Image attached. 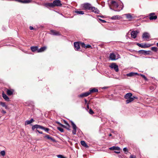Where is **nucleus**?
Here are the masks:
<instances>
[{
  "mask_svg": "<svg viewBox=\"0 0 158 158\" xmlns=\"http://www.w3.org/2000/svg\"><path fill=\"white\" fill-rule=\"evenodd\" d=\"M111 7H110V9H112V8H111ZM112 10H113V9H112Z\"/></svg>",
  "mask_w": 158,
  "mask_h": 158,
  "instance_id": "680f3d73",
  "label": "nucleus"
},
{
  "mask_svg": "<svg viewBox=\"0 0 158 158\" xmlns=\"http://www.w3.org/2000/svg\"><path fill=\"white\" fill-rule=\"evenodd\" d=\"M21 135H24V132H23V131L21 133Z\"/></svg>",
  "mask_w": 158,
  "mask_h": 158,
  "instance_id": "4d7b16f0",
  "label": "nucleus"
},
{
  "mask_svg": "<svg viewBox=\"0 0 158 158\" xmlns=\"http://www.w3.org/2000/svg\"><path fill=\"white\" fill-rule=\"evenodd\" d=\"M140 76H142V77L145 80H147V78L145 76V75H143V74H141L140 75Z\"/></svg>",
  "mask_w": 158,
  "mask_h": 158,
  "instance_id": "a19ab883",
  "label": "nucleus"
},
{
  "mask_svg": "<svg viewBox=\"0 0 158 158\" xmlns=\"http://www.w3.org/2000/svg\"><path fill=\"white\" fill-rule=\"evenodd\" d=\"M91 10L93 12H94L96 14H98L99 13V10L97 8H95L94 7L91 6L90 8Z\"/></svg>",
  "mask_w": 158,
  "mask_h": 158,
  "instance_id": "ddd939ff",
  "label": "nucleus"
},
{
  "mask_svg": "<svg viewBox=\"0 0 158 158\" xmlns=\"http://www.w3.org/2000/svg\"><path fill=\"white\" fill-rule=\"evenodd\" d=\"M57 129L61 132H64L63 129L61 127H57Z\"/></svg>",
  "mask_w": 158,
  "mask_h": 158,
  "instance_id": "e433bc0d",
  "label": "nucleus"
},
{
  "mask_svg": "<svg viewBox=\"0 0 158 158\" xmlns=\"http://www.w3.org/2000/svg\"><path fill=\"white\" fill-rule=\"evenodd\" d=\"M56 123H57V124H59L60 125V126H61L62 127H65V126L62 124H61V123H60L59 122H56Z\"/></svg>",
  "mask_w": 158,
  "mask_h": 158,
  "instance_id": "79ce46f5",
  "label": "nucleus"
},
{
  "mask_svg": "<svg viewBox=\"0 0 158 158\" xmlns=\"http://www.w3.org/2000/svg\"><path fill=\"white\" fill-rule=\"evenodd\" d=\"M2 113L3 114H5L6 113V112L4 110H2Z\"/></svg>",
  "mask_w": 158,
  "mask_h": 158,
  "instance_id": "864d4df0",
  "label": "nucleus"
},
{
  "mask_svg": "<svg viewBox=\"0 0 158 158\" xmlns=\"http://www.w3.org/2000/svg\"><path fill=\"white\" fill-rule=\"evenodd\" d=\"M135 97L134 96L127 99V100L126 101V104H128L129 103L132 102L134 100Z\"/></svg>",
  "mask_w": 158,
  "mask_h": 158,
  "instance_id": "2eb2a0df",
  "label": "nucleus"
},
{
  "mask_svg": "<svg viewBox=\"0 0 158 158\" xmlns=\"http://www.w3.org/2000/svg\"><path fill=\"white\" fill-rule=\"evenodd\" d=\"M2 96L4 99L6 101H9V98L8 97L6 94L4 93L3 92L2 93Z\"/></svg>",
  "mask_w": 158,
  "mask_h": 158,
  "instance_id": "aec40b11",
  "label": "nucleus"
},
{
  "mask_svg": "<svg viewBox=\"0 0 158 158\" xmlns=\"http://www.w3.org/2000/svg\"><path fill=\"white\" fill-rule=\"evenodd\" d=\"M91 4L89 3H86L81 5V7L83 8V10H90Z\"/></svg>",
  "mask_w": 158,
  "mask_h": 158,
  "instance_id": "20e7f679",
  "label": "nucleus"
},
{
  "mask_svg": "<svg viewBox=\"0 0 158 158\" xmlns=\"http://www.w3.org/2000/svg\"><path fill=\"white\" fill-rule=\"evenodd\" d=\"M114 153H117V154H118L120 153L119 151H117V150L115 151H114Z\"/></svg>",
  "mask_w": 158,
  "mask_h": 158,
  "instance_id": "8fccbe9b",
  "label": "nucleus"
},
{
  "mask_svg": "<svg viewBox=\"0 0 158 158\" xmlns=\"http://www.w3.org/2000/svg\"><path fill=\"white\" fill-rule=\"evenodd\" d=\"M98 92V90L95 88H93L92 89H91L89 90V94H90L91 93H96Z\"/></svg>",
  "mask_w": 158,
  "mask_h": 158,
  "instance_id": "6ab92c4d",
  "label": "nucleus"
},
{
  "mask_svg": "<svg viewBox=\"0 0 158 158\" xmlns=\"http://www.w3.org/2000/svg\"><path fill=\"white\" fill-rule=\"evenodd\" d=\"M46 5L47 6L53 7L55 6H60L62 5L60 0H54L52 3H47Z\"/></svg>",
  "mask_w": 158,
  "mask_h": 158,
  "instance_id": "f03ea898",
  "label": "nucleus"
},
{
  "mask_svg": "<svg viewBox=\"0 0 158 158\" xmlns=\"http://www.w3.org/2000/svg\"><path fill=\"white\" fill-rule=\"evenodd\" d=\"M4 107L6 109H7V106L6 105Z\"/></svg>",
  "mask_w": 158,
  "mask_h": 158,
  "instance_id": "13d9d810",
  "label": "nucleus"
},
{
  "mask_svg": "<svg viewBox=\"0 0 158 158\" xmlns=\"http://www.w3.org/2000/svg\"><path fill=\"white\" fill-rule=\"evenodd\" d=\"M44 128L42 129V130H44L46 132H48L49 131V129L48 128H45L43 127Z\"/></svg>",
  "mask_w": 158,
  "mask_h": 158,
  "instance_id": "58836bf2",
  "label": "nucleus"
},
{
  "mask_svg": "<svg viewBox=\"0 0 158 158\" xmlns=\"http://www.w3.org/2000/svg\"><path fill=\"white\" fill-rule=\"evenodd\" d=\"M31 51L33 52L36 51L37 52V50H38V47L37 46H32L31 47Z\"/></svg>",
  "mask_w": 158,
  "mask_h": 158,
  "instance_id": "c756f323",
  "label": "nucleus"
},
{
  "mask_svg": "<svg viewBox=\"0 0 158 158\" xmlns=\"http://www.w3.org/2000/svg\"><path fill=\"white\" fill-rule=\"evenodd\" d=\"M137 44L139 47L143 48V44H141L139 43H137Z\"/></svg>",
  "mask_w": 158,
  "mask_h": 158,
  "instance_id": "ea45409f",
  "label": "nucleus"
},
{
  "mask_svg": "<svg viewBox=\"0 0 158 158\" xmlns=\"http://www.w3.org/2000/svg\"><path fill=\"white\" fill-rule=\"evenodd\" d=\"M110 67L112 69H114L116 72L118 71V66L115 63H112L110 65Z\"/></svg>",
  "mask_w": 158,
  "mask_h": 158,
  "instance_id": "39448f33",
  "label": "nucleus"
},
{
  "mask_svg": "<svg viewBox=\"0 0 158 158\" xmlns=\"http://www.w3.org/2000/svg\"><path fill=\"white\" fill-rule=\"evenodd\" d=\"M89 113L90 114H93L94 113V111H93V110L90 109L89 110Z\"/></svg>",
  "mask_w": 158,
  "mask_h": 158,
  "instance_id": "37998d69",
  "label": "nucleus"
},
{
  "mask_svg": "<svg viewBox=\"0 0 158 158\" xmlns=\"http://www.w3.org/2000/svg\"><path fill=\"white\" fill-rule=\"evenodd\" d=\"M138 75V73H137L131 72L127 74V77H132L134 76L135 75Z\"/></svg>",
  "mask_w": 158,
  "mask_h": 158,
  "instance_id": "5701e85b",
  "label": "nucleus"
},
{
  "mask_svg": "<svg viewBox=\"0 0 158 158\" xmlns=\"http://www.w3.org/2000/svg\"><path fill=\"white\" fill-rule=\"evenodd\" d=\"M151 50L155 52H156L157 51V48L155 47H152L151 48Z\"/></svg>",
  "mask_w": 158,
  "mask_h": 158,
  "instance_id": "72a5a7b5",
  "label": "nucleus"
},
{
  "mask_svg": "<svg viewBox=\"0 0 158 158\" xmlns=\"http://www.w3.org/2000/svg\"><path fill=\"white\" fill-rule=\"evenodd\" d=\"M74 46L75 50H77L80 48V45L78 42H75L74 43Z\"/></svg>",
  "mask_w": 158,
  "mask_h": 158,
  "instance_id": "dca6fc26",
  "label": "nucleus"
},
{
  "mask_svg": "<svg viewBox=\"0 0 158 158\" xmlns=\"http://www.w3.org/2000/svg\"><path fill=\"white\" fill-rule=\"evenodd\" d=\"M51 34L55 35H60V33L58 31H56L52 30L50 31Z\"/></svg>",
  "mask_w": 158,
  "mask_h": 158,
  "instance_id": "4468645a",
  "label": "nucleus"
},
{
  "mask_svg": "<svg viewBox=\"0 0 158 158\" xmlns=\"http://www.w3.org/2000/svg\"><path fill=\"white\" fill-rule=\"evenodd\" d=\"M139 52L143 54H147V55H149L150 54V52H151L150 51H147L145 50H141L139 51Z\"/></svg>",
  "mask_w": 158,
  "mask_h": 158,
  "instance_id": "a211bd4d",
  "label": "nucleus"
},
{
  "mask_svg": "<svg viewBox=\"0 0 158 158\" xmlns=\"http://www.w3.org/2000/svg\"><path fill=\"white\" fill-rule=\"evenodd\" d=\"M71 122L73 128L72 133L73 135H75L76 134L77 127L76 125L72 121H71Z\"/></svg>",
  "mask_w": 158,
  "mask_h": 158,
  "instance_id": "6e6552de",
  "label": "nucleus"
},
{
  "mask_svg": "<svg viewBox=\"0 0 158 158\" xmlns=\"http://www.w3.org/2000/svg\"><path fill=\"white\" fill-rule=\"evenodd\" d=\"M39 133L41 134H42L43 132L42 131H40L39 130H36Z\"/></svg>",
  "mask_w": 158,
  "mask_h": 158,
  "instance_id": "603ef678",
  "label": "nucleus"
},
{
  "mask_svg": "<svg viewBox=\"0 0 158 158\" xmlns=\"http://www.w3.org/2000/svg\"><path fill=\"white\" fill-rule=\"evenodd\" d=\"M34 121V120L33 118H31L30 120H27L25 123V125L29 124Z\"/></svg>",
  "mask_w": 158,
  "mask_h": 158,
  "instance_id": "393cba45",
  "label": "nucleus"
},
{
  "mask_svg": "<svg viewBox=\"0 0 158 158\" xmlns=\"http://www.w3.org/2000/svg\"><path fill=\"white\" fill-rule=\"evenodd\" d=\"M139 31L138 30L133 31L131 33V37L134 39L136 38L137 36V35L139 33Z\"/></svg>",
  "mask_w": 158,
  "mask_h": 158,
  "instance_id": "423d86ee",
  "label": "nucleus"
},
{
  "mask_svg": "<svg viewBox=\"0 0 158 158\" xmlns=\"http://www.w3.org/2000/svg\"><path fill=\"white\" fill-rule=\"evenodd\" d=\"M153 45V44H143V48H147Z\"/></svg>",
  "mask_w": 158,
  "mask_h": 158,
  "instance_id": "c85d7f7f",
  "label": "nucleus"
},
{
  "mask_svg": "<svg viewBox=\"0 0 158 158\" xmlns=\"http://www.w3.org/2000/svg\"><path fill=\"white\" fill-rule=\"evenodd\" d=\"M129 158H136V157L135 156L133 155H131L129 157Z\"/></svg>",
  "mask_w": 158,
  "mask_h": 158,
  "instance_id": "c03bdc74",
  "label": "nucleus"
},
{
  "mask_svg": "<svg viewBox=\"0 0 158 158\" xmlns=\"http://www.w3.org/2000/svg\"><path fill=\"white\" fill-rule=\"evenodd\" d=\"M109 136H111L112 135L111 134H109Z\"/></svg>",
  "mask_w": 158,
  "mask_h": 158,
  "instance_id": "bf43d9fd",
  "label": "nucleus"
},
{
  "mask_svg": "<svg viewBox=\"0 0 158 158\" xmlns=\"http://www.w3.org/2000/svg\"><path fill=\"white\" fill-rule=\"evenodd\" d=\"M121 18V17L120 16L118 15H116L112 17L110 19L112 20H117Z\"/></svg>",
  "mask_w": 158,
  "mask_h": 158,
  "instance_id": "412c9836",
  "label": "nucleus"
},
{
  "mask_svg": "<svg viewBox=\"0 0 158 158\" xmlns=\"http://www.w3.org/2000/svg\"><path fill=\"white\" fill-rule=\"evenodd\" d=\"M98 17H101V18H103L104 17V16H101V15H98Z\"/></svg>",
  "mask_w": 158,
  "mask_h": 158,
  "instance_id": "6e6d98bb",
  "label": "nucleus"
},
{
  "mask_svg": "<svg viewBox=\"0 0 158 158\" xmlns=\"http://www.w3.org/2000/svg\"><path fill=\"white\" fill-rule=\"evenodd\" d=\"M89 91L84 93H83L81 94L78 95V97L80 98H83L84 97H87L89 96Z\"/></svg>",
  "mask_w": 158,
  "mask_h": 158,
  "instance_id": "9d476101",
  "label": "nucleus"
},
{
  "mask_svg": "<svg viewBox=\"0 0 158 158\" xmlns=\"http://www.w3.org/2000/svg\"><path fill=\"white\" fill-rule=\"evenodd\" d=\"M150 37L149 34L148 32L144 33L142 35V38L144 39V40L148 41V39H149Z\"/></svg>",
  "mask_w": 158,
  "mask_h": 158,
  "instance_id": "0eeeda50",
  "label": "nucleus"
},
{
  "mask_svg": "<svg viewBox=\"0 0 158 158\" xmlns=\"http://www.w3.org/2000/svg\"><path fill=\"white\" fill-rule=\"evenodd\" d=\"M29 29L30 30H35V29L32 26L29 27Z\"/></svg>",
  "mask_w": 158,
  "mask_h": 158,
  "instance_id": "3c124183",
  "label": "nucleus"
},
{
  "mask_svg": "<svg viewBox=\"0 0 158 158\" xmlns=\"http://www.w3.org/2000/svg\"><path fill=\"white\" fill-rule=\"evenodd\" d=\"M109 149L110 150H115L119 151H120V148L118 147L113 146L109 148Z\"/></svg>",
  "mask_w": 158,
  "mask_h": 158,
  "instance_id": "4be33fe9",
  "label": "nucleus"
},
{
  "mask_svg": "<svg viewBox=\"0 0 158 158\" xmlns=\"http://www.w3.org/2000/svg\"><path fill=\"white\" fill-rule=\"evenodd\" d=\"M81 46L82 47H84L85 48H92L91 46L89 45H85L84 43H81Z\"/></svg>",
  "mask_w": 158,
  "mask_h": 158,
  "instance_id": "cd10ccee",
  "label": "nucleus"
},
{
  "mask_svg": "<svg viewBox=\"0 0 158 158\" xmlns=\"http://www.w3.org/2000/svg\"><path fill=\"white\" fill-rule=\"evenodd\" d=\"M32 0H23V3H28L31 2Z\"/></svg>",
  "mask_w": 158,
  "mask_h": 158,
  "instance_id": "f704fd0d",
  "label": "nucleus"
},
{
  "mask_svg": "<svg viewBox=\"0 0 158 158\" xmlns=\"http://www.w3.org/2000/svg\"><path fill=\"white\" fill-rule=\"evenodd\" d=\"M75 12L77 14L83 15L84 14V12L83 11L76 10Z\"/></svg>",
  "mask_w": 158,
  "mask_h": 158,
  "instance_id": "473e14b6",
  "label": "nucleus"
},
{
  "mask_svg": "<svg viewBox=\"0 0 158 158\" xmlns=\"http://www.w3.org/2000/svg\"><path fill=\"white\" fill-rule=\"evenodd\" d=\"M84 100H85V104H87V103H87V101L86 99H84Z\"/></svg>",
  "mask_w": 158,
  "mask_h": 158,
  "instance_id": "5fc2aeb1",
  "label": "nucleus"
},
{
  "mask_svg": "<svg viewBox=\"0 0 158 158\" xmlns=\"http://www.w3.org/2000/svg\"><path fill=\"white\" fill-rule=\"evenodd\" d=\"M123 150L124 152H127L128 151V150L126 148H124L123 149Z\"/></svg>",
  "mask_w": 158,
  "mask_h": 158,
  "instance_id": "de8ad7c7",
  "label": "nucleus"
},
{
  "mask_svg": "<svg viewBox=\"0 0 158 158\" xmlns=\"http://www.w3.org/2000/svg\"><path fill=\"white\" fill-rule=\"evenodd\" d=\"M155 15V13H152L149 14V19L150 20H155L157 19L156 15L153 16Z\"/></svg>",
  "mask_w": 158,
  "mask_h": 158,
  "instance_id": "1a4fd4ad",
  "label": "nucleus"
},
{
  "mask_svg": "<svg viewBox=\"0 0 158 158\" xmlns=\"http://www.w3.org/2000/svg\"><path fill=\"white\" fill-rule=\"evenodd\" d=\"M14 92V90L11 89H7L6 93L7 95L10 96L13 94Z\"/></svg>",
  "mask_w": 158,
  "mask_h": 158,
  "instance_id": "f3484780",
  "label": "nucleus"
},
{
  "mask_svg": "<svg viewBox=\"0 0 158 158\" xmlns=\"http://www.w3.org/2000/svg\"><path fill=\"white\" fill-rule=\"evenodd\" d=\"M90 103L89 102L87 104V110L89 109V104Z\"/></svg>",
  "mask_w": 158,
  "mask_h": 158,
  "instance_id": "49530a36",
  "label": "nucleus"
},
{
  "mask_svg": "<svg viewBox=\"0 0 158 158\" xmlns=\"http://www.w3.org/2000/svg\"><path fill=\"white\" fill-rule=\"evenodd\" d=\"M132 93H128L126 94L124 96V98L125 99H127L130 98L132 97Z\"/></svg>",
  "mask_w": 158,
  "mask_h": 158,
  "instance_id": "b1692460",
  "label": "nucleus"
},
{
  "mask_svg": "<svg viewBox=\"0 0 158 158\" xmlns=\"http://www.w3.org/2000/svg\"><path fill=\"white\" fill-rule=\"evenodd\" d=\"M111 6L115 9L114 10L115 11H119L123 9V4L122 2L118 3L115 1H112L110 2Z\"/></svg>",
  "mask_w": 158,
  "mask_h": 158,
  "instance_id": "f257e3e1",
  "label": "nucleus"
},
{
  "mask_svg": "<svg viewBox=\"0 0 158 158\" xmlns=\"http://www.w3.org/2000/svg\"><path fill=\"white\" fill-rule=\"evenodd\" d=\"M120 58V56L118 54H115L113 53H111L110 55V58L112 60H117Z\"/></svg>",
  "mask_w": 158,
  "mask_h": 158,
  "instance_id": "7ed1b4c3",
  "label": "nucleus"
},
{
  "mask_svg": "<svg viewBox=\"0 0 158 158\" xmlns=\"http://www.w3.org/2000/svg\"><path fill=\"white\" fill-rule=\"evenodd\" d=\"M64 124H65L66 125H67V126L65 127V126L64 128H66L68 130H69V128L70 127V126L69 124V123L65 120H64Z\"/></svg>",
  "mask_w": 158,
  "mask_h": 158,
  "instance_id": "7c9ffc66",
  "label": "nucleus"
},
{
  "mask_svg": "<svg viewBox=\"0 0 158 158\" xmlns=\"http://www.w3.org/2000/svg\"><path fill=\"white\" fill-rule=\"evenodd\" d=\"M81 143L82 145L83 146L87 148L88 147L87 145L86 144L85 142L84 141H81Z\"/></svg>",
  "mask_w": 158,
  "mask_h": 158,
  "instance_id": "2f4dec72",
  "label": "nucleus"
},
{
  "mask_svg": "<svg viewBox=\"0 0 158 158\" xmlns=\"http://www.w3.org/2000/svg\"><path fill=\"white\" fill-rule=\"evenodd\" d=\"M0 154L2 156H4L5 154V152L4 151H2L0 152Z\"/></svg>",
  "mask_w": 158,
  "mask_h": 158,
  "instance_id": "c9c22d12",
  "label": "nucleus"
},
{
  "mask_svg": "<svg viewBox=\"0 0 158 158\" xmlns=\"http://www.w3.org/2000/svg\"><path fill=\"white\" fill-rule=\"evenodd\" d=\"M46 47L45 46L42 47L37 50V52H44L46 49Z\"/></svg>",
  "mask_w": 158,
  "mask_h": 158,
  "instance_id": "a878e982",
  "label": "nucleus"
},
{
  "mask_svg": "<svg viewBox=\"0 0 158 158\" xmlns=\"http://www.w3.org/2000/svg\"><path fill=\"white\" fill-rule=\"evenodd\" d=\"M129 33V32H128V33H127V34H128Z\"/></svg>",
  "mask_w": 158,
  "mask_h": 158,
  "instance_id": "e2e57ef3",
  "label": "nucleus"
},
{
  "mask_svg": "<svg viewBox=\"0 0 158 158\" xmlns=\"http://www.w3.org/2000/svg\"><path fill=\"white\" fill-rule=\"evenodd\" d=\"M98 20L99 21H101V22L102 23H105L106 22V21H105V20L102 19H98Z\"/></svg>",
  "mask_w": 158,
  "mask_h": 158,
  "instance_id": "a18cd8bd",
  "label": "nucleus"
},
{
  "mask_svg": "<svg viewBox=\"0 0 158 158\" xmlns=\"http://www.w3.org/2000/svg\"><path fill=\"white\" fill-rule=\"evenodd\" d=\"M44 137L45 138H47V139H48L52 141L53 142L55 141V140L54 139H53V138H52L51 137H50L48 135H45Z\"/></svg>",
  "mask_w": 158,
  "mask_h": 158,
  "instance_id": "bb28decb",
  "label": "nucleus"
},
{
  "mask_svg": "<svg viewBox=\"0 0 158 158\" xmlns=\"http://www.w3.org/2000/svg\"><path fill=\"white\" fill-rule=\"evenodd\" d=\"M0 104L3 106L4 107L6 106L5 103L4 102H0Z\"/></svg>",
  "mask_w": 158,
  "mask_h": 158,
  "instance_id": "4c0bfd02",
  "label": "nucleus"
},
{
  "mask_svg": "<svg viewBox=\"0 0 158 158\" xmlns=\"http://www.w3.org/2000/svg\"><path fill=\"white\" fill-rule=\"evenodd\" d=\"M123 15L125 16L126 17L127 19H128V20L129 21H131L133 19V17L131 14L128 13L125 14L124 15Z\"/></svg>",
  "mask_w": 158,
  "mask_h": 158,
  "instance_id": "f8f14e48",
  "label": "nucleus"
},
{
  "mask_svg": "<svg viewBox=\"0 0 158 158\" xmlns=\"http://www.w3.org/2000/svg\"><path fill=\"white\" fill-rule=\"evenodd\" d=\"M18 2L23 3V0H15Z\"/></svg>",
  "mask_w": 158,
  "mask_h": 158,
  "instance_id": "09e8293b",
  "label": "nucleus"
},
{
  "mask_svg": "<svg viewBox=\"0 0 158 158\" xmlns=\"http://www.w3.org/2000/svg\"><path fill=\"white\" fill-rule=\"evenodd\" d=\"M156 45L157 46V47H158V43L156 44Z\"/></svg>",
  "mask_w": 158,
  "mask_h": 158,
  "instance_id": "052dcab7",
  "label": "nucleus"
},
{
  "mask_svg": "<svg viewBox=\"0 0 158 158\" xmlns=\"http://www.w3.org/2000/svg\"><path fill=\"white\" fill-rule=\"evenodd\" d=\"M36 129V130L37 129L39 128L42 129L44 128L43 127L39 125H33L32 127V129L33 130H34L35 129Z\"/></svg>",
  "mask_w": 158,
  "mask_h": 158,
  "instance_id": "9b49d317",
  "label": "nucleus"
}]
</instances>
